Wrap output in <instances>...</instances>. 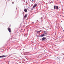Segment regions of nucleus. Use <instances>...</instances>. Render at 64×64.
Returning <instances> with one entry per match:
<instances>
[{"instance_id":"1","label":"nucleus","mask_w":64,"mask_h":64,"mask_svg":"<svg viewBox=\"0 0 64 64\" xmlns=\"http://www.w3.org/2000/svg\"><path fill=\"white\" fill-rule=\"evenodd\" d=\"M6 56H0V58H4V57H6Z\"/></svg>"},{"instance_id":"2","label":"nucleus","mask_w":64,"mask_h":64,"mask_svg":"<svg viewBox=\"0 0 64 64\" xmlns=\"http://www.w3.org/2000/svg\"><path fill=\"white\" fill-rule=\"evenodd\" d=\"M44 35H46L47 34V32H46V31H44Z\"/></svg>"},{"instance_id":"3","label":"nucleus","mask_w":64,"mask_h":64,"mask_svg":"<svg viewBox=\"0 0 64 64\" xmlns=\"http://www.w3.org/2000/svg\"><path fill=\"white\" fill-rule=\"evenodd\" d=\"M8 31H9V32H10V33H11V30L10 29V28H9L8 29Z\"/></svg>"},{"instance_id":"4","label":"nucleus","mask_w":64,"mask_h":64,"mask_svg":"<svg viewBox=\"0 0 64 64\" xmlns=\"http://www.w3.org/2000/svg\"><path fill=\"white\" fill-rule=\"evenodd\" d=\"M44 36H45V34H43L41 35L40 36V37H44Z\"/></svg>"},{"instance_id":"5","label":"nucleus","mask_w":64,"mask_h":64,"mask_svg":"<svg viewBox=\"0 0 64 64\" xmlns=\"http://www.w3.org/2000/svg\"><path fill=\"white\" fill-rule=\"evenodd\" d=\"M37 4H35V5H34L33 7L34 8H35V7H36L37 6Z\"/></svg>"},{"instance_id":"6","label":"nucleus","mask_w":64,"mask_h":64,"mask_svg":"<svg viewBox=\"0 0 64 64\" xmlns=\"http://www.w3.org/2000/svg\"><path fill=\"white\" fill-rule=\"evenodd\" d=\"M46 39V38H42V40H45Z\"/></svg>"},{"instance_id":"7","label":"nucleus","mask_w":64,"mask_h":64,"mask_svg":"<svg viewBox=\"0 0 64 64\" xmlns=\"http://www.w3.org/2000/svg\"><path fill=\"white\" fill-rule=\"evenodd\" d=\"M24 11H25V12H26L28 11L26 9H25L24 10Z\"/></svg>"},{"instance_id":"8","label":"nucleus","mask_w":64,"mask_h":64,"mask_svg":"<svg viewBox=\"0 0 64 64\" xmlns=\"http://www.w3.org/2000/svg\"><path fill=\"white\" fill-rule=\"evenodd\" d=\"M27 17V14H26L24 16V18H26Z\"/></svg>"},{"instance_id":"9","label":"nucleus","mask_w":64,"mask_h":64,"mask_svg":"<svg viewBox=\"0 0 64 64\" xmlns=\"http://www.w3.org/2000/svg\"><path fill=\"white\" fill-rule=\"evenodd\" d=\"M56 8L57 9H59V7L58 6H56Z\"/></svg>"},{"instance_id":"10","label":"nucleus","mask_w":64,"mask_h":64,"mask_svg":"<svg viewBox=\"0 0 64 64\" xmlns=\"http://www.w3.org/2000/svg\"><path fill=\"white\" fill-rule=\"evenodd\" d=\"M38 32H39V33H40V32H42V31L40 30V31H38Z\"/></svg>"},{"instance_id":"11","label":"nucleus","mask_w":64,"mask_h":64,"mask_svg":"<svg viewBox=\"0 0 64 64\" xmlns=\"http://www.w3.org/2000/svg\"><path fill=\"white\" fill-rule=\"evenodd\" d=\"M55 8H56V6H54V9H55Z\"/></svg>"},{"instance_id":"12","label":"nucleus","mask_w":64,"mask_h":64,"mask_svg":"<svg viewBox=\"0 0 64 64\" xmlns=\"http://www.w3.org/2000/svg\"><path fill=\"white\" fill-rule=\"evenodd\" d=\"M37 33H38V34H39V32L38 31L37 32Z\"/></svg>"},{"instance_id":"13","label":"nucleus","mask_w":64,"mask_h":64,"mask_svg":"<svg viewBox=\"0 0 64 64\" xmlns=\"http://www.w3.org/2000/svg\"><path fill=\"white\" fill-rule=\"evenodd\" d=\"M12 3L13 4H14V2H12Z\"/></svg>"},{"instance_id":"14","label":"nucleus","mask_w":64,"mask_h":64,"mask_svg":"<svg viewBox=\"0 0 64 64\" xmlns=\"http://www.w3.org/2000/svg\"><path fill=\"white\" fill-rule=\"evenodd\" d=\"M34 0H32V1H34Z\"/></svg>"},{"instance_id":"15","label":"nucleus","mask_w":64,"mask_h":64,"mask_svg":"<svg viewBox=\"0 0 64 64\" xmlns=\"http://www.w3.org/2000/svg\"><path fill=\"white\" fill-rule=\"evenodd\" d=\"M32 24H34V22H32Z\"/></svg>"},{"instance_id":"16","label":"nucleus","mask_w":64,"mask_h":64,"mask_svg":"<svg viewBox=\"0 0 64 64\" xmlns=\"http://www.w3.org/2000/svg\"><path fill=\"white\" fill-rule=\"evenodd\" d=\"M62 17H64V16H62Z\"/></svg>"},{"instance_id":"17","label":"nucleus","mask_w":64,"mask_h":64,"mask_svg":"<svg viewBox=\"0 0 64 64\" xmlns=\"http://www.w3.org/2000/svg\"><path fill=\"white\" fill-rule=\"evenodd\" d=\"M26 59H27V60H28V59H27V58H26Z\"/></svg>"},{"instance_id":"18","label":"nucleus","mask_w":64,"mask_h":64,"mask_svg":"<svg viewBox=\"0 0 64 64\" xmlns=\"http://www.w3.org/2000/svg\"><path fill=\"white\" fill-rule=\"evenodd\" d=\"M44 28V27H43V28Z\"/></svg>"},{"instance_id":"19","label":"nucleus","mask_w":64,"mask_h":64,"mask_svg":"<svg viewBox=\"0 0 64 64\" xmlns=\"http://www.w3.org/2000/svg\"><path fill=\"white\" fill-rule=\"evenodd\" d=\"M41 19H42V18H41Z\"/></svg>"},{"instance_id":"20","label":"nucleus","mask_w":64,"mask_h":64,"mask_svg":"<svg viewBox=\"0 0 64 64\" xmlns=\"http://www.w3.org/2000/svg\"><path fill=\"white\" fill-rule=\"evenodd\" d=\"M61 22H62V21H61Z\"/></svg>"}]
</instances>
